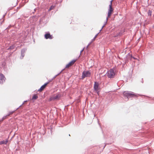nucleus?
<instances>
[{
    "label": "nucleus",
    "instance_id": "obj_39",
    "mask_svg": "<svg viewBox=\"0 0 154 154\" xmlns=\"http://www.w3.org/2000/svg\"><path fill=\"white\" fill-rule=\"evenodd\" d=\"M139 95L140 96H143L142 95Z\"/></svg>",
    "mask_w": 154,
    "mask_h": 154
},
{
    "label": "nucleus",
    "instance_id": "obj_19",
    "mask_svg": "<svg viewBox=\"0 0 154 154\" xmlns=\"http://www.w3.org/2000/svg\"><path fill=\"white\" fill-rule=\"evenodd\" d=\"M54 7L55 6H51L49 10V11H51V10H52V9H53L54 8Z\"/></svg>",
    "mask_w": 154,
    "mask_h": 154
},
{
    "label": "nucleus",
    "instance_id": "obj_37",
    "mask_svg": "<svg viewBox=\"0 0 154 154\" xmlns=\"http://www.w3.org/2000/svg\"><path fill=\"white\" fill-rule=\"evenodd\" d=\"M36 9H34V11H36Z\"/></svg>",
    "mask_w": 154,
    "mask_h": 154
},
{
    "label": "nucleus",
    "instance_id": "obj_13",
    "mask_svg": "<svg viewBox=\"0 0 154 154\" xmlns=\"http://www.w3.org/2000/svg\"><path fill=\"white\" fill-rule=\"evenodd\" d=\"M61 97V94H58L57 95L55 96H54V98L55 100L58 99L59 98H60Z\"/></svg>",
    "mask_w": 154,
    "mask_h": 154
},
{
    "label": "nucleus",
    "instance_id": "obj_5",
    "mask_svg": "<svg viewBox=\"0 0 154 154\" xmlns=\"http://www.w3.org/2000/svg\"><path fill=\"white\" fill-rule=\"evenodd\" d=\"M27 49L26 48L22 49L21 51V55L20 56V59H22L25 56V54L26 52V51Z\"/></svg>",
    "mask_w": 154,
    "mask_h": 154
},
{
    "label": "nucleus",
    "instance_id": "obj_12",
    "mask_svg": "<svg viewBox=\"0 0 154 154\" xmlns=\"http://www.w3.org/2000/svg\"><path fill=\"white\" fill-rule=\"evenodd\" d=\"M15 47V46L14 45H12L11 46H10L8 49V50H12L14 49Z\"/></svg>",
    "mask_w": 154,
    "mask_h": 154
},
{
    "label": "nucleus",
    "instance_id": "obj_27",
    "mask_svg": "<svg viewBox=\"0 0 154 154\" xmlns=\"http://www.w3.org/2000/svg\"><path fill=\"white\" fill-rule=\"evenodd\" d=\"M65 69V68L61 70V71L59 73H60V74L63 71V70Z\"/></svg>",
    "mask_w": 154,
    "mask_h": 154
},
{
    "label": "nucleus",
    "instance_id": "obj_35",
    "mask_svg": "<svg viewBox=\"0 0 154 154\" xmlns=\"http://www.w3.org/2000/svg\"><path fill=\"white\" fill-rule=\"evenodd\" d=\"M20 7L19 6V7H17V9H20Z\"/></svg>",
    "mask_w": 154,
    "mask_h": 154
},
{
    "label": "nucleus",
    "instance_id": "obj_8",
    "mask_svg": "<svg viewBox=\"0 0 154 154\" xmlns=\"http://www.w3.org/2000/svg\"><path fill=\"white\" fill-rule=\"evenodd\" d=\"M77 60V59L73 60H72L69 63H68V64H67L66 65L65 68H69L70 66H72V65H73L74 63Z\"/></svg>",
    "mask_w": 154,
    "mask_h": 154
},
{
    "label": "nucleus",
    "instance_id": "obj_38",
    "mask_svg": "<svg viewBox=\"0 0 154 154\" xmlns=\"http://www.w3.org/2000/svg\"><path fill=\"white\" fill-rule=\"evenodd\" d=\"M41 20H42V19H41L40 20V22H41Z\"/></svg>",
    "mask_w": 154,
    "mask_h": 154
},
{
    "label": "nucleus",
    "instance_id": "obj_36",
    "mask_svg": "<svg viewBox=\"0 0 154 154\" xmlns=\"http://www.w3.org/2000/svg\"><path fill=\"white\" fill-rule=\"evenodd\" d=\"M52 81V80H51H51H50V81H49L48 82H51V81Z\"/></svg>",
    "mask_w": 154,
    "mask_h": 154
},
{
    "label": "nucleus",
    "instance_id": "obj_6",
    "mask_svg": "<svg viewBox=\"0 0 154 154\" xmlns=\"http://www.w3.org/2000/svg\"><path fill=\"white\" fill-rule=\"evenodd\" d=\"M44 36L45 38L46 39H51L53 38L52 35H51L49 32H46Z\"/></svg>",
    "mask_w": 154,
    "mask_h": 154
},
{
    "label": "nucleus",
    "instance_id": "obj_17",
    "mask_svg": "<svg viewBox=\"0 0 154 154\" xmlns=\"http://www.w3.org/2000/svg\"><path fill=\"white\" fill-rule=\"evenodd\" d=\"M152 11L150 10H149L148 12V14L149 16H151L152 15Z\"/></svg>",
    "mask_w": 154,
    "mask_h": 154
},
{
    "label": "nucleus",
    "instance_id": "obj_1",
    "mask_svg": "<svg viewBox=\"0 0 154 154\" xmlns=\"http://www.w3.org/2000/svg\"><path fill=\"white\" fill-rule=\"evenodd\" d=\"M124 95L127 98H129L133 97H137V95L131 91H124L123 93Z\"/></svg>",
    "mask_w": 154,
    "mask_h": 154
},
{
    "label": "nucleus",
    "instance_id": "obj_30",
    "mask_svg": "<svg viewBox=\"0 0 154 154\" xmlns=\"http://www.w3.org/2000/svg\"><path fill=\"white\" fill-rule=\"evenodd\" d=\"M113 0H112L111 1H110V4L109 5H111V6H112V1H113Z\"/></svg>",
    "mask_w": 154,
    "mask_h": 154
},
{
    "label": "nucleus",
    "instance_id": "obj_2",
    "mask_svg": "<svg viewBox=\"0 0 154 154\" xmlns=\"http://www.w3.org/2000/svg\"><path fill=\"white\" fill-rule=\"evenodd\" d=\"M106 74L109 78H114L115 75V73L113 69H111L109 71L107 72Z\"/></svg>",
    "mask_w": 154,
    "mask_h": 154
},
{
    "label": "nucleus",
    "instance_id": "obj_9",
    "mask_svg": "<svg viewBox=\"0 0 154 154\" xmlns=\"http://www.w3.org/2000/svg\"><path fill=\"white\" fill-rule=\"evenodd\" d=\"M49 83V82H47L42 85L40 87L39 89L38 90V91H42L45 88L46 85Z\"/></svg>",
    "mask_w": 154,
    "mask_h": 154
},
{
    "label": "nucleus",
    "instance_id": "obj_21",
    "mask_svg": "<svg viewBox=\"0 0 154 154\" xmlns=\"http://www.w3.org/2000/svg\"><path fill=\"white\" fill-rule=\"evenodd\" d=\"M108 18L109 17H106V21L105 22L104 24V25H105L106 24Z\"/></svg>",
    "mask_w": 154,
    "mask_h": 154
},
{
    "label": "nucleus",
    "instance_id": "obj_14",
    "mask_svg": "<svg viewBox=\"0 0 154 154\" xmlns=\"http://www.w3.org/2000/svg\"><path fill=\"white\" fill-rule=\"evenodd\" d=\"M38 98V96L36 94H34L32 96V100H36Z\"/></svg>",
    "mask_w": 154,
    "mask_h": 154
},
{
    "label": "nucleus",
    "instance_id": "obj_29",
    "mask_svg": "<svg viewBox=\"0 0 154 154\" xmlns=\"http://www.w3.org/2000/svg\"><path fill=\"white\" fill-rule=\"evenodd\" d=\"M84 49V48L82 50H81V51L80 53V55L81 54V53L83 51Z\"/></svg>",
    "mask_w": 154,
    "mask_h": 154
},
{
    "label": "nucleus",
    "instance_id": "obj_40",
    "mask_svg": "<svg viewBox=\"0 0 154 154\" xmlns=\"http://www.w3.org/2000/svg\"><path fill=\"white\" fill-rule=\"evenodd\" d=\"M142 82L143 83V81H142Z\"/></svg>",
    "mask_w": 154,
    "mask_h": 154
},
{
    "label": "nucleus",
    "instance_id": "obj_26",
    "mask_svg": "<svg viewBox=\"0 0 154 154\" xmlns=\"http://www.w3.org/2000/svg\"><path fill=\"white\" fill-rule=\"evenodd\" d=\"M65 69V68L61 70V71L59 73H60V74L63 71V70Z\"/></svg>",
    "mask_w": 154,
    "mask_h": 154
},
{
    "label": "nucleus",
    "instance_id": "obj_28",
    "mask_svg": "<svg viewBox=\"0 0 154 154\" xmlns=\"http://www.w3.org/2000/svg\"><path fill=\"white\" fill-rule=\"evenodd\" d=\"M7 116H7V115H6V116H4V117H3L2 119H5V118H6V117H7Z\"/></svg>",
    "mask_w": 154,
    "mask_h": 154
},
{
    "label": "nucleus",
    "instance_id": "obj_23",
    "mask_svg": "<svg viewBox=\"0 0 154 154\" xmlns=\"http://www.w3.org/2000/svg\"><path fill=\"white\" fill-rule=\"evenodd\" d=\"M128 55H129L130 56H131V58H134V59H135V58L134 57H132V55H130V54L129 53H128Z\"/></svg>",
    "mask_w": 154,
    "mask_h": 154
},
{
    "label": "nucleus",
    "instance_id": "obj_20",
    "mask_svg": "<svg viewBox=\"0 0 154 154\" xmlns=\"http://www.w3.org/2000/svg\"><path fill=\"white\" fill-rule=\"evenodd\" d=\"M60 75V73H58L57 74L55 75L54 77H53V78L51 79L52 80H53L54 79H55L56 77H57L58 75Z\"/></svg>",
    "mask_w": 154,
    "mask_h": 154
},
{
    "label": "nucleus",
    "instance_id": "obj_10",
    "mask_svg": "<svg viewBox=\"0 0 154 154\" xmlns=\"http://www.w3.org/2000/svg\"><path fill=\"white\" fill-rule=\"evenodd\" d=\"M94 88V90L97 91L99 88V84L98 82H95Z\"/></svg>",
    "mask_w": 154,
    "mask_h": 154
},
{
    "label": "nucleus",
    "instance_id": "obj_4",
    "mask_svg": "<svg viewBox=\"0 0 154 154\" xmlns=\"http://www.w3.org/2000/svg\"><path fill=\"white\" fill-rule=\"evenodd\" d=\"M109 8L108 9V12L107 14V17H109L111 15L113 11V9L111 6V5H109Z\"/></svg>",
    "mask_w": 154,
    "mask_h": 154
},
{
    "label": "nucleus",
    "instance_id": "obj_22",
    "mask_svg": "<svg viewBox=\"0 0 154 154\" xmlns=\"http://www.w3.org/2000/svg\"><path fill=\"white\" fill-rule=\"evenodd\" d=\"M12 26L11 25H9L6 28L7 29H9L10 27H11Z\"/></svg>",
    "mask_w": 154,
    "mask_h": 154
},
{
    "label": "nucleus",
    "instance_id": "obj_31",
    "mask_svg": "<svg viewBox=\"0 0 154 154\" xmlns=\"http://www.w3.org/2000/svg\"><path fill=\"white\" fill-rule=\"evenodd\" d=\"M93 41H92L91 42H90L88 44V45H90L92 43V42Z\"/></svg>",
    "mask_w": 154,
    "mask_h": 154
},
{
    "label": "nucleus",
    "instance_id": "obj_33",
    "mask_svg": "<svg viewBox=\"0 0 154 154\" xmlns=\"http://www.w3.org/2000/svg\"><path fill=\"white\" fill-rule=\"evenodd\" d=\"M17 3H16L15 5H13V7H14L15 6H16V5H17Z\"/></svg>",
    "mask_w": 154,
    "mask_h": 154
},
{
    "label": "nucleus",
    "instance_id": "obj_25",
    "mask_svg": "<svg viewBox=\"0 0 154 154\" xmlns=\"http://www.w3.org/2000/svg\"><path fill=\"white\" fill-rule=\"evenodd\" d=\"M27 102V100H26V101H24V102H23V103H22V104L21 105H20V106L19 107H20V106H21L23 104H24V103H25V102Z\"/></svg>",
    "mask_w": 154,
    "mask_h": 154
},
{
    "label": "nucleus",
    "instance_id": "obj_7",
    "mask_svg": "<svg viewBox=\"0 0 154 154\" xmlns=\"http://www.w3.org/2000/svg\"><path fill=\"white\" fill-rule=\"evenodd\" d=\"M5 78L2 73L0 74V83L2 84L5 82Z\"/></svg>",
    "mask_w": 154,
    "mask_h": 154
},
{
    "label": "nucleus",
    "instance_id": "obj_11",
    "mask_svg": "<svg viewBox=\"0 0 154 154\" xmlns=\"http://www.w3.org/2000/svg\"><path fill=\"white\" fill-rule=\"evenodd\" d=\"M8 142V140H7L6 141L2 140L0 142V144L2 145L3 144H6Z\"/></svg>",
    "mask_w": 154,
    "mask_h": 154
},
{
    "label": "nucleus",
    "instance_id": "obj_24",
    "mask_svg": "<svg viewBox=\"0 0 154 154\" xmlns=\"http://www.w3.org/2000/svg\"><path fill=\"white\" fill-rule=\"evenodd\" d=\"M105 26V25H103V26H102L101 29L100 30V32H100L101 31V30H102V29H103V28Z\"/></svg>",
    "mask_w": 154,
    "mask_h": 154
},
{
    "label": "nucleus",
    "instance_id": "obj_34",
    "mask_svg": "<svg viewBox=\"0 0 154 154\" xmlns=\"http://www.w3.org/2000/svg\"><path fill=\"white\" fill-rule=\"evenodd\" d=\"M89 45H88L87 46V47H86V48H88V47H89Z\"/></svg>",
    "mask_w": 154,
    "mask_h": 154
},
{
    "label": "nucleus",
    "instance_id": "obj_3",
    "mask_svg": "<svg viewBox=\"0 0 154 154\" xmlns=\"http://www.w3.org/2000/svg\"><path fill=\"white\" fill-rule=\"evenodd\" d=\"M91 73L89 71H83L82 73V77L81 79H83L86 77H90Z\"/></svg>",
    "mask_w": 154,
    "mask_h": 154
},
{
    "label": "nucleus",
    "instance_id": "obj_15",
    "mask_svg": "<svg viewBox=\"0 0 154 154\" xmlns=\"http://www.w3.org/2000/svg\"><path fill=\"white\" fill-rule=\"evenodd\" d=\"M55 99L54 98V96H52L50 97L49 99V101H51L52 100H55Z\"/></svg>",
    "mask_w": 154,
    "mask_h": 154
},
{
    "label": "nucleus",
    "instance_id": "obj_16",
    "mask_svg": "<svg viewBox=\"0 0 154 154\" xmlns=\"http://www.w3.org/2000/svg\"><path fill=\"white\" fill-rule=\"evenodd\" d=\"M18 109V108H17L16 110H14L13 111H10L9 112V113L7 115V116H9L10 115H11V114H12L14 112H15V110H17V109Z\"/></svg>",
    "mask_w": 154,
    "mask_h": 154
},
{
    "label": "nucleus",
    "instance_id": "obj_32",
    "mask_svg": "<svg viewBox=\"0 0 154 154\" xmlns=\"http://www.w3.org/2000/svg\"><path fill=\"white\" fill-rule=\"evenodd\" d=\"M6 14V13H5L4 15H3V18L4 17H5V15Z\"/></svg>",
    "mask_w": 154,
    "mask_h": 154
},
{
    "label": "nucleus",
    "instance_id": "obj_18",
    "mask_svg": "<svg viewBox=\"0 0 154 154\" xmlns=\"http://www.w3.org/2000/svg\"><path fill=\"white\" fill-rule=\"evenodd\" d=\"M100 33V32H99L98 33H97L94 36V38L92 39V41H94L95 39V38L97 37V36L98 35V34Z\"/></svg>",
    "mask_w": 154,
    "mask_h": 154
}]
</instances>
